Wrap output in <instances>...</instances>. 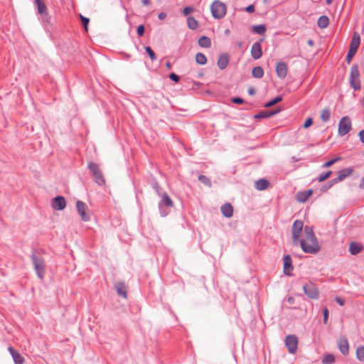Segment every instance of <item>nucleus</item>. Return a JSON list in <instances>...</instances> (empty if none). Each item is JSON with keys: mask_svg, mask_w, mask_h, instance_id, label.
Returning a JSON list of instances; mask_svg holds the SVG:
<instances>
[{"mask_svg": "<svg viewBox=\"0 0 364 364\" xmlns=\"http://www.w3.org/2000/svg\"><path fill=\"white\" fill-rule=\"evenodd\" d=\"M35 4L38 6L40 4H43L44 1L43 0H34Z\"/></svg>", "mask_w": 364, "mask_h": 364, "instance_id": "nucleus-54", "label": "nucleus"}, {"mask_svg": "<svg viewBox=\"0 0 364 364\" xmlns=\"http://www.w3.org/2000/svg\"><path fill=\"white\" fill-rule=\"evenodd\" d=\"M186 23L188 27L191 30L196 29L199 26L198 21L192 16L188 17Z\"/></svg>", "mask_w": 364, "mask_h": 364, "instance_id": "nucleus-27", "label": "nucleus"}, {"mask_svg": "<svg viewBox=\"0 0 364 364\" xmlns=\"http://www.w3.org/2000/svg\"><path fill=\"white\" fill-rule=\"evenodd\" d=\"M359 136H360V141L364 143V129L363 130H361L360 132H359Z\"/></svg>", "mask_w": 364, "mask_h": 364, "instance_id": "nucleus-52", "label": "nucleus"}, {"mask_svg": "<svg viewBox=\"0 0 364 364\" xmlns=\"http://www.w3.org/2000/svg\"><path fill=\"white\" fill-rule=\"evenodd\" d=\"M211 12L215 18H220L226 13V6L220 1H215L211 5Z\"/></svg>", "mask_w": 364, "mask_h": 364, "instance_id": "nucleus-5", "label": "nucleus"}, {"mask_svg": "<svg viewBox=\"0 0 364 364\" xmlns=\"http://www.w3.org/2000/svg\"><path fill=\"white\" fill-rule=\"evenodd\" d=\"M232 102L235 104H242L244 100L240 97H235L232 100Z\"/></svg>", "mask_w": 364, "mask_h": 364, "instance_id": "nucleus-49", "label": "nucleus"}, {"mask_svg": "<svg viewBox=\"0 0 364 364\" xmlns=\"http://www.w3.org/2000/svg\"><path fill=\"white\" fill-rule=\"evenodd\" d=\"M318 26L321 28H326L329 24V19L326 16H321L317 21Z\"/></svg>", "mask_w": 364, "mask_h": 364, "instance_id": "nucleus-26", "label": "nucleus"}, {"mask_svg": "<svg viewBox=\"0 0 364 364\" xmlns=\"http://www.w3.org/2000/svg\"><path fill=\"white\" fill-rule=\"evenodd\" d=\"M307 43L309 46H314V41L311 40V39H309L308 41H307Z\"/></svg>", "mask_w": 364, "mask_h": 364, "instance_id": "nucleus-57", "label": "nucleus"}, {"mask_svg": "<svg viewBox=\"0 0 364 364\" xmlns=\"http://www.w3.org/2000/svg\"><path fill=\"white\" fill-rule=\"evenodd\" d=\"M280 111H281L280 109H277L274 110V111H264V112H261L257 114L255 116V117L257 118V119L268 118V117H272L273 115L277 114Z\"/></svg>", "mask_w": 364, "mask_h": 364, "instance_id": "nucleus-20", "label": "nucleus"}, {"mask_svg": "<svg viewBox=\"0 0 364 364\" xmlns=\"http://www.w3.org/2000/svg\"><path fill=\"white\" fill-rule=\"evenodd\" d=\"M360 43V35L355 32L353 35V38L350 44L349 50L357 51Z\"/></svg>", "mask_w": 364, "mask_h": 364, "instance_id": "nucleus-16", "label": "nucleus"}, {"mask_svg": "<svg viewBox=\"0 0 364 364\" xmlns=\"http://www.w3.org/2000/svg\"><path fill=\"white\" fill-rule=\"evenodd\" d=\"M363 250L362 245L357 243L355 242H353L350 243L349 245V252L351 255H355L360 252Z\"/></svg>", "mask_w": 364, "mask_h": 364, "instance_id": "nucleus-19", "label": "nucleus"}, {"mask_svg": "<svg viewBox=\"0 0 364 364\" xmlns=\"http://www.w3.org/2000/svg\"><path fill=\"white\" fill-rule=\"evenodd\" d=\"M117 294L126 299L127 297V288L124 282H118L115 284Z\"/></svg>", "mask_w": 364, "mask_h": 364, "instance_id": "nucleus-17", "label": "nucleus"}, {"mask_svg": "<svg viewBox=\"0 0 364 364\" xmlns=\"http://www.w3.org/2000/svg\"><path fill=\"white\" fill-rule=\"evenodd\" d=\"M282 100V97H280V96H277L275 98H274L273 100H270L269 102H268L265 105L264 107H272L276 104H277L278 102H281Z\"/></svg>", "mask_w": 364, "mask_h": 364, "instance_id": "nucleus-35", "label": "nucleus"}, {"mask_svg": "<svg viewBox=\"0 0 364 364\" xmlns=\"http://www.w3.org/2000/svg\"><path fill=\"white\" fill-rule=\"evenodd\" d=\"M255 89L253 87H249L248 88V93H249V95H253L255 94Z\"/></svg>", "mask_w": 364, "mask_h": 364, "instance_id": "nucleus-53", "label": "nucleus"}, {"mask_svg": "<svg viewBox=\"0 0 364 364\" xmlns=\"http://www.w3.org/2000/svg\"><path fill=\"white\" fill-rule=\"evenodd\" d=\"M170 79H171L172 80L175 81V82H178L179 81V76L175 73H171L170 75Z\"/></svg>", "mask_w": 364, "mask_h": 364, "instance_id": "nucleus-48", "label": "nucleus"}, {"mask_svg": "<svg viewBox=\"0 0 364 364\" xmlns=\"http://www.w3.org/2000/svg\"><path fill=\"white\" fill-rule=\"evenodd\" d=\"M335 300L340 305V306H343L345 304V301L343 299L339 297V296H336L335 298Z\"/></svg>", "mask_w": 364, "mask_h": 364, "instance_id": "nucleus-47", "label": "nucleus"}, {"mask_svg": "<svg viewBox=\"0 0 364 364\" xmlns=\"http://www.w3.org/2000/svg\"><path fill=\"white\" fill-rule=\"evenodd\" d=\"M160 20H164V18H166V14L164 13V12H161L159 16H158Z\"/></svg>", "mask_w": 364, "mask_h": 364, "instance_id": "nucleus-51", "label": "nucleus"}, {"mask_svg": "<svg viewBox=\"0 0 364 364\" xmlns=\"http://www.w3.org/2000/svg\"><path fill=\"white\" fill-rule=\"evenodd\" d=\"M303 290L304 294L311 299H317L319 296V290L314 284H308L304 285Z\"/></svg>", "mask_w": 364, "mask_h": 364, "instance_id": "nucleus-7", "label": "nucleus"}, {"mask_svg": "<svg viewBox=\"0 0 364 364\" xmlns=\"http://www.w3.org/2000/svg\"><path fill=\"white\" fill-rule=\"evenodd\" d=\"M246 11L248 13H252L255 11V6L253 5H250L245 9Z\"/></svg>", "mask_w": 364, "mask_h": 364, "instance_id": "nucleus-50", "label": "nucleus"}, {"mask_svg": "<svg viewBox=\"0 0 364 364\" xmlns=\"http://www.w3.org/2000/svg\"><path fill=\"white\" fill-rule=\"evenodd\" d=\"M145 50L148 53V55H149V57H150V58L151 59L152 61L156 60V54L154 53L153 50L149 46H146L145 48Z\"/></svg>", "mask_w": 364, "mask_h": 364, "instance_id": "nucleus-36", "label": "nucleus"}, {"mask_svg": "<svg viewBox=\"0 0 364 364\" xmlns=\"http://www.w3.org/2000/svg\"><path fill=\"white\" fill-rule=\"evenodd\" d=\"M352 173V169L350 168H345L341 170L338 173L337 181H341L343 180L346 177L350 176Z\"/></svg>", "mask_w": 364, "mask_h": 364, "instance_id": "nucleus-25", "label": "nucleus"}, {"mask_svg": "<svg viewBox=\"0 0 364 364\" xmlns=\"http://www.w3.org/2000/svg\"><path fill=\"white\" fill-rule=\"evenodd\" d=\"M313 124V120L311 118H308L306 119V120L305 121L304 124V128L306 129L308 127H309L311 124Z\"/></svg>", "mask_w": 364, "mask_h": 364, "instance_id": "nucleus-44", "label": "nucleus"}, {"mask_svg": "<svg viewBox=\"0 0 364 364\" xmlns=\"http://www.w3.org/2000/svg\"><path fill=\"white\" fill-rule=\"evenodd\" d=\"M338 346L340 351L343 355H348L349 353V344L346 338L342 337L338 342Z\"/></svg>", "mask_w": 364, "mask_h": 364, "instance_id": "nucleus-15", "label": "nucleus"}, {"mask_svg": "<svg viewBox=\"0 0 364 364\" xmlns=\"http://www.w3.org/2000/svg\"><path fill=\"white\" fill-rule=\"evenodd\" d=\"M341 160V157H336L332 160H330L327 162H326L325 164H323V167L324 168H328V167H330L331 166H332L333 164H334L336 162L338 161Z\"/></svg>", "mask_w": 364, "mask_h": 364, "instance_id": "nucleus-39", "label": "nucleus"}, {"mask_svg": "<svg viewBox=\"0 0 364 364\" xmlns=\"http://www.w3.org/2000/svg\"><path fill=\"white\" fill-rule=\"evenodd\" d=\"M276 73L279 78L284 79L288 73L287 65L284 62H279L276 65Z\"/></svg>", "mask_w": 364, "mask_h": 364, "instance_id": "nucleus-12", "label": "nucleus"}, {"mask_svg": "<svg viewBox=\"0 0 364 364\" xmlns=\"http://www.w3.org/2000/svg\"><path fill=\"white\" fill-rule=\"evenodd\" d=\"M328 318V311L327 308L323 309V323H326Z\"/></svg>", "mask_w": 364, "mask_h": 364, "instance_id": "nucleus-46", "label": "nucleus"}, {"mask_svg": "<svg viewBox=\"0 0 364 364\" xmlns=\"http://www.w3.org/2000/svg\"><path fill=\"white\" fill-rule=\"evenodd\" d=\"M233 361H234V363H235V362H236V358H235V355H233Z\"/></svg>", "mask_w": 364, "mask_h": 364, "instance_id": "nucleus-59", "label": "nucleus"}, {"mask_svg": "<svg viewBox=\"0 0 364 364\" xmlns=\"http://www.w3.org/2000/svg\"><path fill=\"white\" fill-rule=\"evenodd\" d=\"M88 168L91 171L92 175L94 177L95 181L99 186H104L105 183V180L98 164L94 162H90L88 164Z\"/></svg>", "mask_w": 364, "mask_h": 364, "instance_id": "nucleus-3", "label": "nucleus"}, {"mask_svg": "<svg viewBox=\"0 0 364 364\" xmlns=\"http://www.w3.org/2000/svg\"><path fill=\"white\" fill-rule=\"evenodd\" d=\"M292 242L294 245H300L306 253L316 254L320 250L318 240L314 233L312 228L306 226L300 220L294 222L291 228Z\"/></svg>", "mask_w": 364, "mask_h": 364, "instance_id": "nucleus-1", "label": "nucleus"}, {"mask_svg": "<svg viewBox=\"0 0 364 364\" xmlns=\"http://www.w3.org/2000/svg\"><path fill=\"white\" fill-rule=\"evenodd\" d=\"M355 51H353V50H348V55H347V57H346V61L348 63H350L352 58H353V56L355 55Z\"/></svg>", "mask_w": 364, "mask_h": 364, "instance_id": "nucleus-42", "label": "nucleus"}, {"mask_svg": "<svg viewBox=\"0 0 364 364\" xmlns=\"http://www.w3.org/2000/svg\"><path fill=\"white\" fill-rule=\"evenodd\" d=\"M136 31H137V34L139 36H142L144 33V26L143 25H140L139 26H138Z\"/></svg>", "mask_w": 364, "mask_h": 364, "instance_id": "nucleus-45", "label": "nucleus"}, {"mask_svg": "<svg viewBox=\"0 0 364 364\" xmlns=\"http://www.w3.org/2000/svg\"><path fill=\"white\" fill-rule=\"evenodd\" d=\"M335 362V358L332 354H328L323 358L322 363L323 364H332Z\"/></svg>", "mask_w": 364, "mask_h": 364, "instance_id": "nucleus-34", "label": "nucleus"}, {"mask_svg": "<svg viewBox=\"0 0 364 364\" xmlns=\"http://www.w3.org/2000/svg\"><path fill=\"white\" fill-rule=\"evenodd\" d=\"M198 44L203 48H210L211 46V41L208 37L202 36L198 39Z\"/></svg>", "mask_w": 364, "mask_h": 364, "instance_id": "nucleus-28", "label": "nucleus"}, {"mask_svg": "<svg viewBox=\"0 0 364 364\" xmlns=\"http://www.w3.org/2000/svg\"><path fill=\"white\" fill-rule=\"evenodd\" d=\"M80 16L82 24L85 30L87 31L90 20L88 18L85 17V16H82L81 14L80 15Z\"/></svg>", "mask_w": 364, "mask_h": 364, "instance_id": "nucleus-40", "label": "nucleus"}, {"mask_svg": "<svg viewBox=\"0 0 364 364\" xmlns=\"http://www.w3.org/2000/svg\"><path fill=\"white\" fill-rule=\"evenodd\" d=\"M252 75L254 77L261 78L264 75V70L262 67H255L252 70Z\"/></svg>", "mask_w": 364, "mask_h": 364, "instance_id": "nucleus-29", "label": "nucleus"}, {"mask_svg": "<svg viewBox=\"0 0 364 364\" xmlns=\"http://www.w3.org/2000/svg\"><path fill=\"white\" fill-rule=\"evenodd\" d=\"M198 179L203 184H205L209 187L211 186L210 181L207 176L201 175L199 176Z\"/></svg>", "mask_w": 364, "mask_h": 364, "instance_id": "nucleus-37", "label": "nucleus"}, {"mask_svg": "<svg viewBox=\"0 0 364 364\" xmlns=\"http://www.w3.org/2000/svg\"><path fill=\"white\" fill-rule=\"evenodd\" d=\"M355 355L358 360L364 362V346H359L355 350Z\"/></svg>", "mask_w": 364, "mask_h": 364, "instance_id": "nucleus-30", "label": "nucleus"}, {"mask_svg": "<svg viewBox=\"0 0 364 364\" xmlns=\"http://www.w3.org/2000/svg\"><path fill=\"white\" fill-rule=\"evenodd\" d=\"M285 345L290 353H296L298 346V338L296 336L289 335L285 338Z\"/></svg>", "mask_w": 364, "mask_h": 364, "instance_id": "nucleus-10", "label": "nucleus"}, {"mask_svg": "<svg viewBox=\"0 0 364 364\" xmlns=\"http://www.w3.org/2000/svg\"><path fill=\"white\" fill-rule=\"evenodd\" d=\"M229 63V58L227 55H221L218 60V66L220 69H225Z\"/></svg>", "mask_w": 364, "mask_h": 364, "instance_id": "nucleus-22", "label": "nucleus"}, {"mask_svg": "<svg viewBox=\"0 0 364 364\" xmlns=\"http://www.w3.org/2000/svg\"><path fill=\"white\" fill-rule=\"evenodd\" d=\"M51 206L54 210H62L66 206V201L63 196H58L55 197L51 202Z\"/></svg>", "mask_w": 364, "mask_h": 364, "instance_id": "nucleus-11", "label": "nucleus"}, {"mask_svg": "<svg viewBox=\"0 0 364 364\" xmlns=\"http://www.w3.org/2000/svg\"><path fill=\"white\" fill-rule=\"evenodd\" d=\"M76 208L83 221H89L90 220V215L88 213V208L85 203L77 200L76 203Z\"/></svg>", "mask_w": 364, "mask_h": 364, "instance_id": "nucleus-8", "label": "nucleus"}, {"mask_svg": "<svg viewBox=\"0 0 364 364\" xmlns=\"http://www.w3.org/2000/svg\"><path fill=\"white\" fill-rule=\"evenodd\" d=\"M141 1H142V4H143L144 5H145V6L149 5V3H150V1H149V0H142Z\"/></svg>", "mask_w": 364, "mask_h": 364, "instance_id": "nucleus-55", "label": "nucleus"}, {"mask_svg": "<svg viewBox=\"0 0 364 364\" xmlns=\"http://www.w3.org/2000/svg\"><path fill=\"white\" fill-rule=\"evenodd\" d=\"M351 129V121L348 117H343L338 124V135L344 136Z\"/></svg>", "mask_w": 364, "mask_h": 364, "instance_id": "nucleus-6", "label": "nucleus"}, {"mask_svg": "<svg viewBox=\"0 0 364 364\" xmlns=\"http://www.w3.org/2000/svg\"><path fill=\"white\" fill-rule=\"evenodd\" d=\"M242 43H240L238 44V46H239V47H242Z\"/></svg>", "mask_w": 364, "mask_h": 364, "instance_id": "nucleus-60", "label": "nucleus"}, {"mask_svg": "<svg viewBox=\"0 0 364 364\" xmlns=\"http://www.w3.org/2000/svg\"><path fill=\"white\" fill-rule=\"evenodd\" d=\"M196 61L199 65H205L207 62V58L204 54L201 53H198L196 55Z\"/></svg>", "mask_w": 364, "mask_h": 364, "instance_id": "nucleus-32", "label": "nucleus"}, {"mask_svg": "<svg viewBox=\"0 0 364 364\" xmlns=\"http://www.w3.org/2000/svg\"><path fill=\"white\" fill-rule=\"evenodd\" d=\"M330 117H331V112H330L329 109L325 108L321 110V119H322V121H323L324 122H326L329 120Z\"/></svg>", "mask_w": 364, "mask_h": 364, "instance_id": "nucleus-31", "label": "nucleus"}, {"mask_svg": "<svg viewBox=\"0 0 364 364\" xmlns=\"http://www.w3.org/2000/svg\"><path fill=\"white\" fill-rule=\"evenodd\" d=\"M154 188L156 190V192H159L158 185L154 186Z\"/></svg>", "mask_w": 364, "mask_h": 364, "instance_id": "nucleus-58", "label": "nucleus"}, {"mask_svg": "<svg viewBox=\"0 0 364 364\" xmlns=\"http://www.w3.org/2000/svg\"><path fill=\"white\" fill-rule=\"evenodd\" d=\"M350 84L355 90L360 89V73L356 65H353L350 68Z\"/></svg>", "mask_w": 364, "mask_h": 364, "instance_id": "nucleus-4", "label": "nucleus"}, {"mask_svg": "<svg viewBox=\"0 0 364 364\" xmlns=\"http://www.w3.org/2000/svg\"><path fill=\"white\" fill-rule=\"evenodd\" d=\"M8 350L10 353L14 360V364H23L24 363V358L23 356L16 351L13 347L9 346Z\"/></svg>", "mask_w": 364, "mask_h": 364, "instance_id": "nucleus-13", "label": "nucleus"}, {"mask_svg": "<svg viewBox=\"0 0 364 364\" xmlns=\"http://www.w3.org/2000/svg\"><path fill=\"white\" fill-rule=\"evenodd\" d=\"M292 269L291 259L289 255H286L284 257V272L285 274H289Z\"/></svg>", "mask_w": 364, "mask_h": 364, "instance_id": "nucleus-24", "label": "nucleus"}, {"mask_svg": "<svg viewBox=\"0 0 364 364\" xmlns=\"http://www.w3.org/2000/svg\"><path fill=\"white\" fill-rule=\"evenodd\" d=\"M331 173L332 172L331 171H328L325 173L321 174L319 176V177L318 178V182H322V181H325L326 179H327L331 176Z\"/></svg>", "mask_w": 364, "mask_h": 364, "instance_id": "nucleus-41", "label": "nucleus"}, {"mask_svg": "<svg viewBox=\"0 0 364 364\" xmlns=\"http://www.w3.org/2000/svg\"><path fill=\"white\" fill-rule=\"evenodd\" d=\"M221 212L226 218H231L233 214V208L230 203H226L221 207Z\"/></svg>", "mask_w": 364, "mask_h": 364, "instance_id": "nucleus-21", "label": "nucleus"}, {"mask_svg": "<svg viewBox=\"0 0 364 364\" xmlns=\"http://www.w3.org/2000/svg\"><path fill=\"white\" fill-rule=\"evenodd\" d=\"M252 31L257 34H263L266 31V27L264 25L254 26Z\"/></svg>", "mask_w": 364, "mask_h": 364, "instance_id": "nucleus-33", "label": "nucleus"}, {"mask_svg": "<svg viewBox=\"0 0 364 364\" xmlns=\"http://www.w3.org/2000/svg\"><path fill=\"white\" fill-rule=\"evenodd\" d=\"M195 9L193 6H186L183 8V15H188L192 13Z\"/></svg>", "mask_w": 364, "mask_h": 364, "instance_id": "nucleus-43", "label": "nucleus"}, {"mask_svg": "<svg viewBox=\"0 0 364 364\" xmlns=\"http://www.w3.org/2000/svg\"><path fill=\"white\" fill-rule=\"evenodd\" d=\"M33 265L38 277L43 279L46 273V263L41 255H38L36 251H33L31 255Z\"/></svg>", "mask_w": 364, "mask_h": 364, "instance_id": "nucleus-2", "label": "nucleus"}, {"mask_svg": "<svg viewBox=\"0 0 364 364\" xmlns=\"http://www.w3.org/2000/svg\"><path fill=\"white\" fill-rule=\"evenodd\" d=\"M37 8H38V12L40 14H47V7L44 2L41 4H40L39 6H38Z\"/></svg>", "mask_w": 364, "mask_h": 364, "instance_id": "nucleus-38", "label": "nucleus"}, {"mask_svg": "<svg viewBox=\"0 0 364 364\" xmlns=\"http://www.w3.org/2000/svg\"><path fill=\"white\" fill-rule=\"evenodd\" d=\"M252 57L257 60L262 55V46L259 42L255 43L251 48Z\"/></svg>", "mask_w": 364, "mask_h": 364, "instance_id": "nucleus-14", "label": "nucleus"}, {"mask_svg": "<svg viewBox=\"0 0 364 364\" xmlns=\"http://www.w3.org/2000/svg\"><path fill=\"white\" fill-rule=\"evenodd\" d=\"M312 191L311 190H307L303 192L298 193L296 195V200L299 202L304 203L306 202L309 198L311 196Z\"/></svg>", "mask_w": 364, "mask_h": 364, "instance_id": "nucleus-18", "label": "nucleus"}, {"mask_svg": "<svg viewBox=\"0 0 364 364\" xmlns=\"http://www.w3.org/2000/svg\"><path fill=\"white\" fill-rule=\"evenodd\" d=\"M255 186L259 191L266 190L269 187V181L264 178L259 179L255 183Z\"/></svg>", "mask_w": 364, "mask_h": 364, "instance_id": "nucleus-23", "label": "nucleus"}, {"mask_svg": "<svg viewBox=\"0 0 364 364\" xmlns=\"http://www.w3.org/2000/svg\"><path fill=\"white\" fill-rule=\"evenodd\" d=\"M173 201L169 198L167 193H164L162 199L159 203V208L160 210V214L162 217H165L167 215L168 212L164 210V207L169 208L172 207Z\"/></svg>", "mask_w": 364, "mask_h": 364, "instance_id": "nucleus-9", "label": "nucleus"}, {"mask_svg": "<svg viewBox=\"0 0 364 364\" xmlns=\"http://www.w3.org/2000/svg\"><path fill=\"white\" fill-rule=\"evenodd\" d=\"M360 187L361 188H364V176L363 177L361 181H360Z\"/></svg>", "mask_w": 364, "mask_h": 364, "instance_id": "nucleus-56", "label": "nucleus"}]
</instances>
